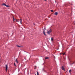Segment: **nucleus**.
<instances>
[{"instance_id":"nucleus-22","label":"nucleus","mask_w":75,"mask_h":75,"mask_svg":"<svg viewBox=\"0 0 75 75\" xmlns=\"http://www.w3.org/2000/svg\"><path fill=\"white\" fill-rule=\"evenodd\" d=\"M34 69H36V68H35Z\"/></svg>"},{"instance_id":"nucleus-17","label":"nucleus","mask_w":75,"mask_h":75,"mask_svg":"<svg viewBox=\"0 0 75 75\" xmlns=\"http://www.w3.org/2000/svg\"><path fill=\"white\" fill-rule=\"evenodd\" d=\"M39 75L38 72V71H37V75Z\"/></svg>"},{"instance_id":"nucleus-5","label":"nucleus","mask_w":75,"mask_h":75,"mask_svg":"<svg viewBox=\"0 0 75 75\" xmlns=\"http://www.w3.org/2000/svg\"><path fill=\"white\" fill-rule=\"evenodd\" d=\"M22 20V19H21L20 23H21V24H22V20Z\"/></svg>"},{"instance_id":"nucleus-4","label":"nucleus","mask_w":75,"mask_h":75,"mask_svg":"<svg viewBox=\"0 0 75 75\" xmlns=\"http://www.w3.org/2000/svg\"><path fill=\"white\" fill-rule=\"evenodd\" d=\"M61 68L62 70H65V68H64V66H63Z\"/></svg>"},{"instance_id":"nucleus-7","label":"nucleus","mask_w":75,"mask_h":75,"mask_svg":"<svg viewBox=\"0 0 75 75\" xmlns=\"http://www.w3.org/2000/svg\"><path fill=\"white\" fill-rule=\"evenodd\" d=\"M17 47H21V46H19L18 45H16Z\"/></svg>"},{"instance_id":"nucleus-9","label":"nucleus","mask_w":75,"mask_h":75,"mask_svg":"<svg viewBox=\"0 0 75 75\" xmlns=\"http://www.w3.org/2000/svg\"><path fill=\"white\" fill-rule=\"evenodd\" d=\"M45 59H49V57H45Z\"/></svg>"},{"instance_id":"nucleus-6","label":"nucleus","mask_w":75,"mask_h":75,"mask_svg":"<svg viewBox=\"0 0 75 75\" xmlns=\"http://www.w3.org/2000/svg\"><path fill=\"white\" fill-rule=\"evenodd\" d=\"M58 13H57V12H55L54 13V15H56V16H57V15H58Z\"/></svg>"},{"instance_id":"nucleus-3","label":"nucleus","mask_w":75,"mask_h":75,"mask_svg":"<svg viewBox=\"0 0 75 75\" xmlns=\"http://www.w3.org/2000/svg\"><path fill=\"white\" fill-rule=\"evenodd\" d=\"M44 31H43V33L44 35H46L45 34V28L44 29H43Z\"/></svg>"},{"instance_id":"nucleus-15","label":"nucleus","mask_w":75,"mask_h":75,"mask_svg":"<svg viewBox=\"0 0 75 75\" xmlns=\"http://www.w3.org/2000/svg\"><path fill=\"white\" fill-rule=\"evenodd\" d=\"M51 40L52 41H53V39L52 38H51Z\"/></svg>"},{"instance_id":"nucleus-25","label":"nucleus","mask_w":75,"mask_h":75,"mask_svg":"<svg viewBox=\"0 0 75 75\" xmlns=\"http://www.w3.org/2000/svg\"><path fill=\"white\" fill-rule=\"evenodd\" d=\"M17 21V22H18V21Z\"/></svg>"},{"instance_id":"nucleus-16","label":"nucleus","mask_w":75,"mask_h":75,"mask_svg":"<svg viewBox=\"0 0 75 75\" xmlns=\"http://www.w3.org/2000/svg\"><path fill=\"white\" fill-rule=\"evenodd\" d=\"M51 12H53V11H53V10H51Z\"/></svg>"},{"instance_id":"nucleus-14","label":"nucleus","mask_w":75,"mask_h":75,"mask_svg":"<svg viewBox=\"0 0 75 75\" xmlns=\"http://www.w3.org/2000/svg\"><path fill=\"white\" fill-rule=\"evenodd\" d=\"M14 66H15V67L16 66V63H14Z\"/></svg>"},{"instance_id":"nucleus-21","label":"nucleus","mask_w":75,"mask_h":75,"mask_svg":"<svg viewBox=\"0 0 75 75\" xmlns=\"http://www.w3.org/2000/svg\"><path fill=\"white\" fill-rule=\"evenodd\" d=\"M35 67H37L36 66H35Z\"/></svg>"},{"instance_id":"nucleus-13","label":"nucleus","mask_w":75,"mask_h":75,"mask_svg":"<svg viewBox=\"0 0 75 75\" xmlns=\"http://www.w3.org/2000/svg\"><path fill=\"white\" fill-rule=\"evenodd\" d=\"M13 21H14L15 20V19H14V16L13 17Z\"/></svg>"},{"instance_id":"nucleus-12","label":"nucleus","mask_w":75,"mask_h":75,"mask_svg":"<svg viewBox=\"0 0 75 75\" xmlns=\"http://www.w3.org/2000/svg\"><path fill=\"white\" fill-rule=\"evenodd\" d=\"M6 7H7L8 8V7H10V6L9 5H6Z\"/></svg>"},{"instance_id":"nucleus-20","label":"nucleus","mask_w":75,"mask_h":75,"mask_svg":"<svg viewBox=\"0 0 75 75\" xmlns=\"http://www.w3.org/2000/svg\"><path fill=\"white\" fill-rule=\"evenodd\" d=\"M60 55H61V53H60Z\"/></svg>"},{"instance_id":"nucleus-24","label":"nucleus","mask_w":75,"mask_h":75,"mask_svg":"<svg viewBox=\"0 0 75 75\" xmlns=\"http://www.w3.org/2000/svg\"><path fill=\"white\" fill-rule=\"evenodd\" d=\"M17 21V22H18V21Z\"/></svg>"},{"instance_id":"nucleus-10","label":"nucleus","mask_w":75,"mask_h":75,"mask_svg":"<svg viewBox=\"0 0 75 75\" xmlns=\"http://www.w3.org/2000/svg\"><path fill=\"white\" fill-rule=\"evenodd\" d=\"M71 72H72V70L70 69V70H69V73H71Z\"/></svg>"},{"instance_id":"nucleus-8","label":"nucleus","mask_w":75,"mask_h":75,"mask_svg":"<svg viewBox=\"0 0 75 75\" xmlns=\"http://www.w3.org/2000/svg\"><path fill=\"white\" fill-rule=\"evenodd\" d=\"M16 63H17V64L18 63V61H17V59H16Z\"/></svg>"},{"instance_id":"nucleus-2","label":"nucleus","mask_w":75,"mask_h":75,"mask_svg":"<svg viewBox=\"0 0 75 75\" xmlns=\"http://www.w3.org/2000/svg\"><path fill=\"white\" fill-rule=\"evenodd\" d=\"M8 69V66L6 64V72L7 71V69Z\"/></svg>"},{"instance_id":"nucleus-18","label":"nucleus","mask_w":75,"mask_h":75,"mask_svg":"<svg viewBox=\"0 0 75 75\" xmlns=\"http://www.w3.org/2000/svg\"><path fill=\"white\" fill-rule=\"evenodd\" d=\"M64 54H65V53H64V54H63V55H64Z\"/></svg>"},{"instance_id":"nucleus-11","label":"nucleus","mask_w":75,"mask_h":75,"mask_svg":"<svg viewBox=\"0 0 75 75\" xmlns=\"http://www.w3.org/2000/svg\"><path fill=\"white\" fill-rule=\"evenodd\" d=\"M3 6H6V4L5 3H3Z\"/></svg>"},{"instance_id":"nucleus-1","label":"nucleus","mask_w":75,"mask_h":75,"mask_svg":"<svg viewBox=\"0 0 75 75\" xmlns=\"http://www.w3.org/2000/svg\"><path fill=\"white\" fill-rule=\"evenodd\" d=\"M51 32H52V30L51 29H50L49 31H47V33L48 34H50Z\"/></svg>"},{"instance_id":"nucleus-23","label":"nucleus","mask_w":75,"mask_h":75,"mask_svg":"<svg viewBox=\"0 0 75 75\" xmlns=\"http://www.w3.org/2000/svg\"><path fill=\"white\" fill-rule=\"evenodd\" d=\"M45 0V1H46V0Z\"/></svg>"},{"instance_id":"nucleus-19","label":"nucleus","mask_w":75,"mask_h":75,"mask_svg":"<svg viewBox=\"0 0 75 75\" xmlns=\"http://www.w3.org/2000/svg\"><path fill=\"white\" fill-rule=\"evenodd\" d=\"M33 24L34 25H35V23H34Z\"/></svg>"}]
</instances>
